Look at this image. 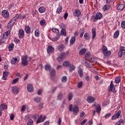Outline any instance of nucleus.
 I'll return each instance as SVG.
<instances>
[{
    "label": "nucleus",
    "mask_w": 125,
    "mask_h": 125,
    "mask_svg": "<svg viewBox=\"0 0 125 125\" xmlns=\"http://www.w3.org/2000/svg\"><path fill=\"white\" fill-rule=\"evenodd\" d=\"M25 109H26V106L22 105L21 107V111L23 112V111H25Z\"/></svg>",
    "instance_id": "64"
},
{
    "label": "nucleus",
    "mask_w": 125,
    "mask_h": 125,
    "mask_svg": "<svg viewBox=\"0 0 125 125\" xmlns=\"http://www.w3.org/2000/svg\"><path fill=\"white\" fill-rule=\"evenodd\" d=\"M14 47V44H10L8 47V49H9V51H12V50H13Z\"/></svg>",
    "instance_id": "37"
},
{
    "label": "nucleus",
    "mask_w": 125,
    "mask_h": 125,
    "mask_svg": "<svg viewBox=\"0 0 125 125\" xmlns=\"http://www.w3.org/2000/svg\"><path fill=\"white\" fill-rule=\"evenodd\" d=\"M84 115H85V113H84V112L82 111L80 114V117H81V118H83V117L84 116Z\"/></svg>",
    "instance_id": "54"
},
{
    "label": "nucleus",
    "mask_w": 125,
    "mask_h": 125,
    "mask_svg": "<svg viewBox=\"0 0 125 125\" xmlns=\"http://www.w3.org/2000/svg\"><path fill=\"white\" fill-rule=\"evenodd\" d=\"M117 10H123L125 8V5L124 4H119L117 6Z\"/></svg>",
    "instance_id": "20"
},
{
    "label": "nucleus",
    "mask_w": 125,
    "mask_h": 125,
    "mask_svg": "<svg viewBox=\"0 0 125 125\" xmlns=\"http://www.w3.org/2000/svg\"><path fill=\"white\" fill-rule=\"evenodd\" d=\"M122 113V111L121 110H119L116 114H114L112 117V120H116V119H119L120 118V116H121V113Z\"/></svg>",
    "instance_id": "10"
},
{
    "label": "nucleus",
    "mask_w": 125,
    "mask_h": 125,
    "mask_svg": "<svg viewBox=\"0 0 125 125\" xmlns=\"http://www.w3.org/2000/svg\"><path fill=\"white\" fill-rule=\"evenodd\" d=\"M76 69V67L74 64H71L69 66V71L71 73V72H73V71H75V69Z\"/></svg>",
    "instance_id": "25"
},
{
    "label": "nucleus",
    "mask_w": 125,
    "mask_h": 125,
    "mask_svg": "<svg viewBox=\"0 0 125 125\" xmlns=\"http://www.w3.org/2000/svg\"><path fill=\"white\" fill-rule=\"evenodd\" d=\"M10 35V32H4L3 34V39L4 40H6L7 39H8V36Z\"/></svg>",
    "instance_id": "23"
},
{
    "label": "nucleus",
    "mask_w": 125,
    "mask_h": 125,
    "mask_svg": "<svg viewBox=\"0 0 125 125\" xmlns=\"http://www.w3.org/2000/svg\"><path fill=\"white\" fill-rule=\"evenodd\" d=\"M27 88L29 92H33L34 91V87L31 84H27Z\"/></svg>",
    "instance_id": "17"
},
{
    "label": "nucleus",
    "mask_w": 125,
    "mask_h": 125,
    "mask_svg": "<svg viewBox=\"0 0 125 125\" xmlns=\"http://www.w3.org/2000/svg\"><path fill=\"white\" fill-rule=\"evenodd\" d=\"M48 38L51 40V41H52V42H57V41L60 39V34H57L55 38L52 39L49 37V35H48Z\"/></svg>",
    "instance_id": "15"
},
{
    "label": "nucleus",
    "mask_w": 125,
    "mask_h": 125,
    "mask_svg": "<svg viewBox=\"0 0 125 125\" xmlns=\"http://www.w3.org/2000/svg\"><path fill=\"white\" fill-rule=\"evenodd\" d=\"M90 52H87L85 54V57L86 58H88V57L89 56H90Z\"/></svg>",
    "instance_id": "57"
},
{
    "label": "nucleus",
    "mask_w": 125,
    "mask_h": 125,
    "mask_svg": "<svg viewBox=\"0 0 125 125\" xmlns=\"http://www.w3.org/2000/svg\"><path fill=\"white\" fill-rule=\"evenodd\" d=\"M62 122V119H61V118H59V120H58V124L59 125H61V123Z\"/></svg>",
    "instance_id": "61"
},
{
    "label": "nucleus",
    "mask_w": 125,
    "mask_h": 125,
    "mask_svg": "<svg viewBox=\"0 0 125 125\" xmlns=\"http://www.w3.org/2000/svg\"><path fill=\"white\" fill-rule=\"evenodd\" d=\"M8 75V72H4L3 74V77L2 79L3 80H6V78H7V75Z\"/></svg>",
    "instance_id": "31"
},
{
    "label": "nucleus",
    "mask_w": 125,
    "mask_h": 125,
    "mask_svg": "<svg viewBox=\"0 0 125 125\" xmlns=\"http://www.w3.org/2000/svg\"><path fill=\"white\" fill-rule=\"evenodd\" d=\"M10 118L11 121H13V120H14V114H11L10 116Z\"/></svg>",
    "instance_id": "58"
},
{
    "label": "nucleus",
    "mask_w": 125,
    "mask_h": 125,
    "mask_svg": "<svg viewBox=\"0 0 125 125\" xmlns=\"http://www.w3.org/2000/svg\"><path fill=\"white\" fill-rule=\"evenodd\" d=\"M87 101L88 103H93L95 101V98L92 96H89L87 98Z\"/></svg>",
    "instance_id": "16"
},
{
    "label": "nucleus",
    "mask_w": 125,
    "mask_h": 125,
    "mask_svg": "<svg viewBox=\"0 0 125 125\" xmlns=\"http://www.w3.org/2000/svg\"><path fill=\"white\" fill-rule=\"evenodd\" d=\"M1 14L4 18H8L9 17V13L6 10H3L1 12Z\"/></svg>",
    "instance_id": "8"
},
{
    "label": "nucleus",
    "mask_w": 125,
    "mask_h": 125,
    "mask_svg": "<svg viewBox=\"0 0 125 125\" xmlns=\"http://www.w3.org/2000/svg\"><path fill=\"white\" fill-rule=\"evenodd\" d=\"M72 111L74 115H76V114L79 112V107H78L77 105H75Z\"/></svg>",
    "instance_id": "21"
},
{
    "label": "nucleus",
    "mask_w": 125,
    "mask_h": 125,
    "mask_svg": "<svg viewBox=\"0 0 125 125\" xmlns=\"http://www.w3.org/2000/svg\"><path fill=\"white\" fill-rule=\"evenodd\" d=\"M86 52V49L85 48H83L81 49L79 52V55H84V54Z\"/></svg>",
    "instance_id": "22"
},
{
    "label": "nucleus",
    "mask_w": 125,
    "mask_h": 125,
    "mask_svg": "<svg viewBox=\"0 0 125 125\" xmlns=\"http://www.w3.org/2000/svg\"><path fill=\"white\" fill-rule=\"evenodd\" d=\"M6 109H7V106L6 105L3 104L0 105V110L1 111H4Z\"/></svg>",
    "instance_id": "24"
},
{
    "label": "nucleus",
    "mask_w": 125,
    "mask_h": 125,
    "mask_svg": "<svg viewBox=\"0 0 125 125\" xmlns=\"http://www.w3.org/2000/svg\"><path fill=\"white\" fill-rule=\"evenodd\" d=\"M41 100H42V99H41V98H40V97H37V98H34V101L35 102H37V103L40 102V101H41Z\"/></svg>",
    "instance_id": "47"
},
{
    "label": "nucleus",
    "mask_w": 125,
    "mask_h": 125,
    "mask_svg": "<svg viewBox=\"0 0 125 125\" xmlns=\"http://www.w3.org/2000/svg\"><path fill=\"white\" fill-rule=\"evenodd\" d=\"M64 48L65 46L63 44H61L58 46V49L59 51H62Z\"/></svg>",
    "instance_id": "28"
},
{
    "label": "nucleus",
    "mask_w": 125,
    "mask_h": 125,
    "mask_svg": "<svg viewBox=\"0 0 125 125\" xmlns=\"http://www.w3.org/2000/svg\"><path fill=\"white\" fill-rule=\"evenodd\" d=\"M119 36H120V32H115L114 34V38L115 39H117V38H118V37H119Z\"/></svg>",
    "instance_id": "44"
},
{
    "label": "nucleus",
    "mask_w": 125,
    "mask_h": 125,
    "mask_svg": "<svg viewBox=\"0 0 125 125\" xmlns=\"http://www.w3.org/2000/svg\"><path fill=\"white\" fill-rule=\"evenodd\" d=\"M69 111H70L71 112H72L73 111V105L72 104H70L69 105Z\"/></svg>",
    "instance_id": "60"
},
{
    "label": "nucleus",
    "mask_w": 125,
    "mask_h": 125,
    "mask_svg": "<svg viewBox=\"0 0 125 125\" xmlns=\"http://www.w3.org/2000/svg\"><path fill=\"white\" fill-rule=\"evenodd\" d=\"M46 119V116H44L42 118V115H40L36 122V124H40V123H42L44 122V120Z\"/></svg>",
    "instance_id": "7"
},
{
    "label": "nucleus",
    "mask_w": 125,
    "mask_h": 125,
    "mask_svg": "<svg viewBox=\"0 0 125 125\" xmlns=\"http://www.w3.org/2000/svg\"><path fill=\"white\" fill-rule=\"evenodd\" d=\"M14 42H16V43H20V40L17 38H15Z\"/></svg>",
    "instance_id": "52"
},
{
    "label": "nucleus",
    "mask_w": 125,
    "mask_h": 125,
    "mask_svg": "<svg viewBox=\"0 0 125 125\" xmlns=\"http://www.w3.org/2000/svg\"><path fill=\"white\" fill-rule=\"evenodd\" d=\"M63 98V94L61 93H59L58 96V100H61Z\"/></svg>",
    "instance_id": "40"
},
{
    "label": "nucleus",
    "mask_w": 125,
    "mask_h": 125,
    "mask_svg": "<svg viewBox=\"0 0 125 125\" xmlns=\"http://www.w3.org/2000/svg\"><path fill=\"white\" fill-rule=\"evenodd\" d=\"M20 60V59H19V58L18 59L16 57H14L12 58L11 62L13 65H16V64H18Z\"/></svg>",
    "instance_id": "9"
},
{
    "label": "nucleus",
    "mask_w": 125,
    "mask_h": 125,
    "mask_svg": "<svg viewBox=\"0 0 125 125\" xmlns=\"http://www.w3.org/2000/svg\"><path fill=\"white\" fill-rule=\"evenodd\" d=\"M122 79V77L120 76H118L115 78V83H119L120 82H121V80Z\"/></svg>",
    "instance_id": "35"
},
{
    "label": "nucleus",
    "mask_w": 125,
    "mask_h": 125,
    "mask_svg": "<svg viewBox=\"0 0 125 125\" xmlns=\"http://www.w3.org/2000/svg\"><path fill=\"white\" fill-rule=\"evenodd\" d=\"M32 58L31 57L28 58L27 55L22 56L21 57V63L24 66H27L29 64V61H31Z\"/></svg>",
    "instance_id": "2"
},
{
    "label": "nucleus",
    "mask_w": 125,
    "mask_h": 125,
    "mask_svg": "<svg viewBox=\"0 0 125 125\" xmlns=\"http://www.w3.org/2000/svg\"><path fill=\"white\" fill-rule=\"evenodd\" d=\"M24 32H19L18 33L20 39H22V38H24Z\"/></svg>",
    "instance_id": "32"
},
{
    "label": "nucleus",
    "mask_w": 125,
    "mask_h": 125,
    "mask_svg": "<svg viewBox=\"0 0 125 125\" xmlns=\"http://www.w3.org/2000/svg\"><path fill=\"white\" fill-rule=\"evenodd\" d=\"M51 69V67L50 65L47 64L45 66V70H46V71H51V69Z\"/></svg>",
    "instance_id": "38"
},
{
    "label": "nucleus",
    "mask_w": 125,
    "mask_h": 125,
    "mask_svg": "<svg viewBox=\"0 0 125 125\" xmlns=\"http://www.w3.org/2000/svg\"><path fill=\"white\" fill-rule=\"evenodd\" d=\"M84 38L85 40H86V41H89L90 40V35L87 33H86L84 35Z\"/></svg>",
    "instance_id": "26"
},
{
    "label": "nucleus",
    "mask_w": 125,
    "mask_h": 125,
    "mask_svg": "<svg viewBox=\"0 0 125 125\" xmlns=\"http://www.w3.org/2000/svg\"><path fill=\"white\" fill-rule=\"evenodd\" d=\"M62 83H66L67 82V77L63 76L62 78Z\"/></svg>",
    "instance_id": "49"
},
{
    "label": "nucleus",
    "mask_w": 125,
    "mask_h": 125,
    "mask_svg": "<svg viewBox=\"0 0 125 125\" xmlns=\"http://www.w3.org/2000/svg\"><path fill=\"white\" fill-rule=\"evenodd\" d=\"M116 124H117V125H122V124H125V120L123 119H120L117 122Z\"/></svg>",
    "instance_id": "39"
},
{
    "label": "nucleus",
    "mask_w": 125,
    "mask_h": 125,
    "mask_svg": "<svg viewBox=\"0 0 125 125\" xmlns=\"http://www.w3.org/2000/svg\"><path fill=\"white\" fill-rule=\"evenodd\" d=\"M60 35H61V36H63V37H66V32H61Z\"/></svg>",
    "instance_id": "56"
},
{
    "label": "nucleus",
    "mask_w": 125,
    "mask_h": 125,
    "mask_svg": "<svg viewBox=\"0 0 125 125\" xmlns=\"http://www.w3.org/2000/svg\"><path fill=\"white\" fill-rule=\"evenodd\" d=\"M73 98V93H70L68 94V100L69 101H71L72 100V99Z\"/></svg>",
    "instance_id": "43"
},
{
    "label": "nucleus",
    "mask_w": 125,
    "mask_h": 125,
    "mask_svg": "<svg viewBox=\"0 0 125 125\" xmlns=\"http://www.w3.org/2000/svg\"><path fill=\"white\" fill-rule=\"evenodd\" d=\"M83 81H81L78 83V88H81V87L83 86Z\"/></svg>",
    "instance_id": "48"
},
{
    "label": "nucleus",
    "mask_w": 125,
    "mask_h": 125,
    "mask_svg": "<svg viewBox=\"0 0 125 125\" xmlns=\"http://www.w3.org/2000/svg\"><path fill=\"white\" fill-rule=\"evenodd\" d=\"M57 13H61L62 12V6L59 5V7L57 9Z\"/></svg>",
    "instance_id": "34"
},
{
    "label": "nucleus",
    "mask_w": 125,
    "mask_h": 125,
    "mask_svg": "<svg viewBox=\"0 0 125 125\" xmlns=\"http://www.w3.org/2000/svg\"><path fill=\"white\" fill-rule=\"evenodd\" d=\"M75 42H76V36H73L70 40V45L71 46L73 45Z\"/></svg>",
    "instance_id": "19"
},
{
    "label": "nucleus",
    "mask_w": 125,
    "mask_h": 125,
    "mask_svg": "<svg viewBox=\"0 0 125 125\" xmlns=\"http://www.w3.org/2000/svg\"><path fill=\"white\" fill-rule=\"evenodd\" d=\"M87 121V119H84L81 123V125H84V124H85V123H86V121Z\"/></svg>",
    "instance_id": "59"
},
{
    "label": "nucleus",
    "mask_w": 125,
    "mask_h": 125,
    "mask_svg": "<svg viewBox=\"0 0 125 125\" xmlns=\"http://www.w3.org/2000/svg\"><path fill=\"white\" fill-rule=\"evenodd\" d=\"M39 11L40 13H43V12H45V8L44 7H41L39 8Z\"/></svg>",
    "instance_id": "29"
},
{
    "label": "nucleus",
    "mask_w": 125,
    "mask_h": 125,
    "mask_svg": "<svg viewBox=\"0 0 125 125\" xmlns=\"http://www.w3.org/2000/svg\"><path fill=\"white\" fill-rule=\"evenodd\" d=\"M35 36H36L37 37H40V32H35Z\"/></svg>",
    "instance_id": "62"
},
{
    "label": "nucleus",
    "mask_w": 125,
    "mask_h": 125,
    "mask_svg": "<svg viewBox=\"0 0 125 125\" xmlns=\"http://www.w3.org/2000/svg\"><path fill=\"white\" fill-rule=\"evenodd\" d=\"M102 50L103 54L104 56V58H107V57H109V55H110V53L109 52V51H108L106 46L104 45L102 47Z\"/></svg>",
    "instance_id": "3"
},
{
    "label": "nucleus",
    "mask_w": 125,
    "mask_h": 125,
    "mask_svg": "<svg viewBox=\"0 0 125 125\" xmlns=\"http://www.w3.org/2000/svg\"><path fill=\"white\" fill-rule=\"evenodd\" d=\"M68 41H69V37H67L64 40V44H68Z\"/></svg>",
    "instance_id": "53"
},
{
    "label": "nucleus",
    "mask_w": 125,
    "mask_h": 125,
    "mask_svg": "<svg viewBox=\"0 0 125 125\" xmlns=\"http://www.w3.org/2000/svg\"><path fill=\"white\" fill-rule=\"evenodd\" d=\"M66 53L62 52L61 54L59 55L57 58V60L59 62H61L64 60V58L66 57Z\"/></svg>",
    "instance_id": "6"
},
{
    "label": "nucleus",
    "mask_w": 125,
    "mask_h": 125,
    "mask_svg": "<svg viewBox=\"0 0 125 125\" xmlns=\"http://www.w3.org/2000/svg\"><path fill=\"white\" fill-rule=\"evenodd\" d=\"M100 111H101V106L99 105H97L96 107V111L98 113H100Z\"/></svg>",
    "instance_id": "36"
},
{
    "label": "nucleus",
    "mask_w": 125,
    "mask_h": 125,
    "mask_svg": "<svg viewBox=\"0 0 125 125\" xmlns=\"http://www.w3.org/2000/svg\"><path fill=\"white\" fill-rule=\"evenodd\" d=\"M121 27H122L123 29H125V21H123L122 22V23H121Z\"/></svg>",
    "instance_id": "50"
},
{
    "label": "nucleus",
    "mask_w": 125,
    "mask_h": 125,
    "mask_svg": "<svg viewBox=\"0 0 125 125\" xmlns=\"http://www.w3.org/2000/svg\"><path fill=\"white\" fill-rule=\"evenodd\" d=\"M12 92L14 94H17L19 92V88L16 86L13 87Z\"/></svg>",
    "instance_id": "18"
},
{
    "label": "nucleus",
    "mask_w": 125,
    "mask_h": 125,
    "mask_svg": "<svg viewBox=\"0 0 125 125\" xmlns=\"http://www.w3.org/2000/svg\"><path fill=\"white\" fill-rule=\"evenodd\" d=\"M96 36V32H92V40H94L95 37Z\"/></svg>",
    "instance_id": "51"
},
{
    "label": "nucleus",
    "mask_w": 125,
    "mask_h": 125,
    "mask_svg": "<svg viewBox=\"0 0 125 125\" xmlns=\"http://www.w3.org/2000/svg\"><path fill=\"white\" fill-rule=\"evenodd\" d=\"M15 21H16V18L14 17L13 19H12L8 23V25L7 26L8 29H11V27L13 25L15 24Z\"/></svg>",
    "instance_id": "4"
},
{
    "label": "nucleus",
    "mask_w": 125,
    "mask_h": 125,
    "mask_svg": "<svg viewBox=\"0 0 125 125\" xmlns=\"http://www.w3.org/2000/svg\"><path fill=\"white\" fill-rule=\"evenodd\" d=\"M34 123V121L32 119L28 120V122L27 123V125H32Z\"/></svg>",
    "instance_id": "46"
},
{
    "label": "nucleus",
    "mask_w": 125,
    "mask_h": 125,
    "mask_svg": "<svg viewBox=\"0 0 125 125\" xmlns=\"http://www.w3.org/2000/svg\"><path fill=\"white\" fill-rule=\"evenodd\" d=\"M103 18V15L100 12H97L95 15H93L91 17V20L92 22H96L97 20H100Z\"/></svg>",
    "instance_id": "1"
},
{
    "label": "nucleus",
    "mask_w": 125,
    "mask_h": 125,
    "mask_svg": "<svg viewBox=\"0 0 125 125\" xmlns=\"http://www.w3.org/2000/svg\"><path fill=\"white\" fill-rule=\"evenodd\" d=\"M110 91H112L114 93H116V91L115 89V85L113 83V81H111L110 83Z\"/></svg>",
    "instance_id": "13"
},
{
    "label": "nucleus",
    "mask_w": 125,
    "mask_h": 125,
    "mask_svg": "<svg viewBox=\"0 0 125 125\" xmlns=\"http://www.w3.org/2000/svg\"><path fill=\"white\" fill-rule=\"evenodd\" d=\"M70 62H64L63 63V65L65 67H68V66H70Z\"/></svg>",
    "instance_id": "42"
},
{
    "label": "nucleus",
    "mask_w": 125,
    "mask_h": 125,
    "mask_svg": "<svg viewBox=\"0 0 125 125\" xmlns=\"http://www.w3.org/2000/svg\"><path fill=\"white\" fill-rule=\"evenodd\" d=\"M52 32H59V30H58V29L57 28H52Z\"/></svg>",
    "instance_id": "63"
},
{
    "label": "nucleus",
    "mask_w": 125,
    "mask_h": 125,
    "mask_svg": "<svg viewBox=\"0 0 125 125\" xmlns=\"http://www.w3.org/2000/svg\"><path fill=\"white\" fill-rule=\"evenodd\" d=\"M40 24L42 26H44V25H46V22H45V20L43 19L40 21Z\"/></svg>",
    "instance_id": "41"
},
{
    "label": "nucleus",
    "mask_w": 125,
    "mask_h": 125,
    "mask_svg": "<svg viewBox=\"0 0 125 125\" xmlns=\"http://www.w3.org/2000/svg\"><path fill=\"white\" fill-rule=\"evenodd\" d=\"M109 10V5L107 4L104 5L103 7V11H107Z\"/></svg>",
    "instance_id": "30"
},
{
    "label": "nucleus",
    "mask_w": 125,
    "mask_h": 125,
    "mask_svg": "<svg viewBox=\"0 0 125 125\" xmlns=\"http://www.w3.org/2000/svg\"><path fill=\"white\" fill-rule=\"evenodd\" d=\"M73 14L74 16H76V17H79V16H81V14H82V13L81 12V11H80V10L75 9L73 12Z\"/></svg>",
    "instance_id": "11"
},
{
    "label": "nucleus",
    "mask_w": 125,
    "mask_h": 125,
    "mask_svg": "<svg viewBox=\"0 0 125 125\" xmlns=\"http://www.w3.org/2000/svg\"><path fill=\"white\" fill-rule=\"evenodd\" d=\"M50 74L51 77H54V76H55L56 74V72L55 71V70H54V69H51V70H50Z\"/></svg>",
    "instance_id": "27"
},
{
    "label": "nucleus",
    "mask_w": 125,
    "mask_h": 125,
    "mask_svg": "<svg viewBox=\"0 0 125 125\" xmlns=\"http://www.w3.org/2000/svg\"><path fill=\"white\" fill-rule=\"evenodd\" d=\"M78 73L80 78H83V68L79 67L78 69Z\"/></svg>",
    "instance_id": "12"
},
{
    "label": "nucleus",
    "mask_w": 125,
    "mask_h": 125,
    "mask_svg": "<svg viewBox=\"0 0 125 125\" xmlns=\"http://www.w3.org/2000/svg\"><path fill=\"white\" fill-rule=\"evenodd\" d=\"M118 55L119 57H123V55H125V47L124 46H121L120 47Z\"/></svg>",
    "instance_id": "5"
},
{
    "label": "nucleus",
    "mask_w": 125,
    "mask_h": 125,
    "mask_svg": "<svg viewBox=\"0 0 125 125\" xmlns=\"http://www.w3.org/2000/svg\"><path fill=\"white\" fill-rule=\"evenodd\" d=\"M18 82H19V78L18 77L13 80L12 84H15L16 83H17Z\"/></svg>",
    "instance_id": "33"
},
{
    "label": "nucleus",
    "mask_w": 125,
    "mask_h": 125,
    "mask_svg": "<svg viewBox=\"0 0 125 125\" xmlns=\"http://www.w3.org/2000/svg\"><path fill=\"white\" fill-rule=\"evenodd\" d=\"M24 30L25 32H30L31 31V28L29 26H26L25 27Z\"/></svg>",
    "instance_id": "45"
},
{
    "label": "nucleus",
    "mask_w": 125,
    "mask_h": 125,
    "mask_svg": "<svg viewBox=\"0 0 125 125\" xmlns=\"http://www.w3.org/2000/svg\"><path fill=\"white\" fill-rule=\"evenodd\" d=\"M85 65L86 67H88V68H90V67H91L90 64L88 63V62H86V61L85 62Z\"/></svg>",
    "instance_id": "55"
},
{
    "label": "nucleus",
    "mask_w": 125,
    "mask_h": 125,
    "mask_svg": "<svg viewBox=\"0 0 125 125\" xmlns=\"http://www.w3.org/2000/svg\"><path fill=\"white\" fill-rule=\"evenodd\" d=\"M47 51L48 54L53 53V52H54V48H53L52 46H49L47 48Z\"/></svg>",
    "instance_id": "14"
}]
</instances>
